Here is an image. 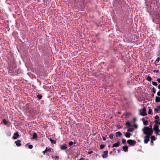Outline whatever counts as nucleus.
<instances>
[{
    "label": "nucleus",
    "instance_id": "obj_47",
    "mask_svg": "<svg viewBox=\"0 0 160 160\" xmlns=\"http://www.w3.org/2000/svg\"><path fill=\"white\" fill-rule=\"evenodd\" d=\"M151 142L152 143V142H152V141H151Z\"/></svg>",
    "mask_w": 160,
    "mask_h": 160
},
{
    "label": "nucleus",
    "instance_id": "obj_7",
    "mask_svg": "<svg viewBox=\"0 0 160 160\" xmlns=\"http://www.w3.org/2000/svg\"><path fill=\"white\" fill-rule=\"evenodd\" d=\"M19 136V134L18 133H15L14 134L13 136V138L14 139H16L18 138Z\"/></svg>",
    "mask_w": 160,
    "mask_h": 160
},
{
    "label": "nucleus",
    "instance_id": "obj_8",
    "mask_svg": "<svg viewBox=\"0 0 160 160\" xmlns=\"http://www.w3.org/2000/svg\"><path fill=\"white\" fill-rule=\"evenodd\" d=\"M124 134L125 137L127 138H129L130 137V133L128 132H127L125 133L124 132Z\"/></svg>",
    "mask_w": 160,
    "mask_h": 160
},
{
    "label": "nucleus",
    "instance_id": "obj_15",
    "mask_svg": "<svg viewBox=\"0 0 160 160\" xmlns=\"http://www.w3.org/2000/svg\"><path fill=\"white\" fill-rule=\"evenodd\" d=\"M155 101L157 102H160V98L158 97H156Z\"/></svg>",
    "mask_w": 160,
    "mask_h": 160
},
{
    "label": "nucleus",
    "instance_id": "obj_17",
    "mask_svg": "<svg viewBox=\"0 0 160 160\" xmlns=\"http://www.w3.org/2000/svg\"><path fill=\"white\" fill-rule=\"evenodd\" d=\"M126 125L128 126V127H126V128H128L129 127H131V125L129 122H127L126 123Z\"/></svg>",
    "mask_w": 160,
    "mask_h": 160
},
{
    "label": "nucleus",
    "instance_id": "obj_38",
    "mask_svg": "<svg viewBox=\"0 0 160 160\" xmlns=\"http://www.w3.org/2000/svg\"><path fill=\"white\" fill-rule=\"evenodd\" d=\"M133 127H134L135 128H137V127H138V126L137 125H133Z\"/></svg>",
    "mask_w": 160,
    "mask_h": 160
},
{
    "label": "nucleus",
    "instance_id": "obj_16",
    "mask_svg": "<svg viewBox=\"0 0 160 160\" xmlns=\"http://www.w3.org/2000/svg\"><path fill=\"white\" fill-rule=\"evenodd\" d=\"M37 138V134L36 133H34L33 135V138L35 139Z\"/></svg>",
    "mask_w": 160,
    "mask_h": 160
},
{
    "label": "nucleus",
    "instance_id": "obj_43",
    "mask_svg": "<svg viewBox=\"0 0 160 160\" xmlns=\"http://www.w3.org/2000/svg\"><path fill=\"white\" fill-rule=\"evenodd\" d=\"M136 119V118H133V120L134 122L135 121Z\"/></svg>",
    "mask_w": 160,
    "mask_h": 160
},
{
    "label": "nucleus",
    "instance_id": "obj_46",
    "mask_svg": "<svg viewBox=\"0 0 160 160\" xmlns=\"http://www.w3.org/2000/svg\"><path fill=\"white\" fill-rule=\"evenodd\" d=\"M92 152L91 151V152H90V153H92Z\"/></svg>",
    "mask_w": 160,
    "mask_h": 160
},
{
    "label": "nucleus",
    "instance_id": "obj_12",
    "mask_svg": "<svg viewBox=\"0 0 160 160\" xmlns=\"http://www.w3.org/2000/svg\"><path fill=\"white\" fill-rule=\"evenodd\" d=\"M160 110V106H157L156 108L154 109V111L156 112H158V111H159Z\"/></svg>",
    "mask_w": 160,
    "mask_h": 160
},
{
    "label": "nucleus",
    "instance_id": "obj_10",
    "mask_svg": "<svg viewBox=\"0 0 160 160\" xmlns=\"http://www.w3.org/2000/svg\"><path fill=\"white\" fill-rule=\"evenodd\" d=\"M61 148L62 150H65L67 149V148L66 145H65V144H64L62 146H61Z\"/></svg>",
    "mask_w": 160,
    "mask_h": 160
},
{
    "label": "nucleus",
    "instance_id": "obj_27",
    "mask_svg": "<svg viewBox=\"0 0 160 160\" xmlns=\"http://www.w3.org/2000/svg\"><path fill=\"white\" fill-rule=\"evenodd\" d=\"M152 111V110L151 109L149 108V111H148V114H151V113Z\"/></svg>",
    "mask_w": 160,
    "mask_h": 160
},
{
    "label": "nucleus",
    "instance_id": "obj_42",
    "mask_svg": "<svg viewBox=\"0 0 160 160\" xmlns=\"http://www.w3.org/2000/svg\"><path fill=\"white\" fill-rule=\"evenodd\" d=\"M103 140H105V139H105V138H104V137H103Z\"/></svg>",
    "mask_w": 160,
    "mask_h": 160
},
{
    "label": "nucleus",
    "instance_id": "obj_32",
    "mask_svg": "<svg viewBox=\"0 0 160 160\" xmlns=\"http://www.w3.org/2000/svg\"><path fill=\"white\" fill-rule=\"evenodd\" d=\"M154 122L156 123L155 124H157L158 125V124L159 123L158 121L156 120L154 121Z\"/></svg>",
    "mask_w": 160,
    "mask_h": 160
},
{
    "label": "nucleus",
    "instance_id": "obj_33",
    "mask_svg": "<svg viewBox=\"0 0 160 160\" xmlns=\"http://www.w3.org/2000/svg\"><path fill=\"white\" fill-rule=\"evenodd\" d=\"M113 137V136L112 134H110L109 135V138L111 139H112Z\"/></svg>",
    "mask_w": 160,
    "mask_h": 160
},
{
    "label": "nucleus",
    "instance_id": "obj_3",
    "mask_svg": "<svg viewBox=\"0 0 160 160\" xmlns=\"http://www.w3.org/2000/svg\"><path fill=\"white\" fill-rule=\"evenodd\" d=\"M146 111V108H142V110H140V113L141 115L145 116L147 114L145 112Z\"/></svg>",
    "mask_w": 160,
    "mask_h": 160
},
{
    "label": "nucleus",
    "instance_id": "obj_21",
    "mask_svg": "<svg viewBox=\"0 0 160 160\" xmlns=\"http://www.w3.org/2000/svg\"><path fill=\"white\" fill-rule=\"evenodd\" d=\"M147 79L148 81H150L152 80V78L150 76H148L147 78Z\"/></svg>",
    "mask_w": 160,
    "mask_h": 160
},
{
    "label": "nucleus",
    "instance_id": "obj_20",
    "mask_svg": "<svg viewBox=\"0 0 160 160\" xmlns=\"http://www.w3.org/2000/svg\"><path fill=\"white\" fill-rule=\"evenodd\" d=\"M143 124L145 125H147L148 124V122L147 121H144L143 122Z\"/></svg>",
    "mask_w": 160,
    "mask_h": 160
},
{
    "label": "nucleus",
    "instance_id": "obj_4",
    "mask_svg": "<svg viewBox=\"0 0 160 160\" xmlns=\"http://www.w3.org/2000/svg\"><path fill=\"white\" fill-rule=\"evenodd\" d=\"M153 130L155 131L156 133L157 134H158L159 135H160V134L159 133H158L159 131L158 130V124H155L154 127L153 128Z\"/></svg>",
    "mask_w": 160,
    "mask_h": 160
},
{
    "label": "nucleus",
    "instance_id": "obj_41",
    "mask_svg": "<svg viewBox=\"0 0 160 160\" xmlns=\"http://www.w3.org/2000/svg\"><path fill=\"white\" fill-rule=\"evenodd\" d=\"M150 129H152V125H150Z\"/></svg>",
    "mask_w": 160,
    "mask_h": 160
},
{
    "label": "nucleus",
    "instance_id": "obj_1",
    "mask_svg": "<svg viewBox=\"0 0 160 160\" xmlns=\"http://www.w3.org/2000/svg\"><path fill=\"white\" fill-rule=\"evenodd\" d=\"M142 131L144 134L146 135L150 136L152 135L153 132L152 129H150L148 127H144L142 129Z\"/></svg>",
    "mask_w": 160,
    "mask_h": 160
},
{
    "label": "nucleus",
    "instance_id": "obj_14",
    "mask_svg": "<svg viewBox=\"0 0 160 160\" xmlns=\"http://www.w3.org/2000/svg\"><path fill=\"white\" fill-rule=\"evenodd\" d=\"M51 151V149L50 148L48 149L47 148H46L45 150L43 151V152L44 154L45 152H47V151L50 152Z\"/></svg>",
    "mask_w": 160,
    "mask_h": 160
},
{
    "label": "nucleus",
    "instance_id": "obj_5",
    "mask_svg": "<svg viewBox=\"0 0 160 160\" xmlns=\"http://www.w3.org/2000/svg\"><path fill=\"white\" fill-rule=\"evenodd\" d=\"M150 136L146 135L144 138V142L145 143H147L149 141V138Z\"/></svg>",
    "mask_w": 160,
    "mask_h": 160
},
{
    "label": "nucleus",
    "instance_id": "obj_9",
    "mask_svg": "<svg viewBox=\"0 0 160 160\" xmlns=\"http://www.w3.org/2000/svg\"><path fill=\"white\" fill-rule=\"evenodd\" d=\"M20 142L21 141L20 140H18L17 141H15V143L16 145L18 146H20L21 145Z\"/></svg>",
    "mask_w": 160,
    "mask_h": 160
},
{
    "label": "nucleus",
    "instance_id": "obj_37",
    "mask_svg": "<svg viewBox=\"0 0 160 160\" xmlns=\"http://www.w3.org/2000/svg\"><path fill=\"white\" fill-rule=\"evenodd\" d=\"M157 95H158L159 96H160V92H158L157 93Z\"/></svg>",
    "mask_w": 160,
    "mask_h": 160
},
{
    "label": "nucleus",
    "instance_id": "obj_44",
    "mask_svg": "<svg viewBox=\"0 0 160 160\" xmlns=\"http://www.w3.org/2000/svg\"><path fill=\"white\" fill-rule=\"evenodd\" d=\"M158 124L160 125V122H159Z\"/></svg>",
    "mask_w": 160,
    "mask_h": 160
},
{
    "label": "nucleus",
    "instance_id": "obj_26",
    "mask_svg": "<svg viewBox=\"0 0 160 160\" xmlns=\"http://www.w3.org/2000/svg\"><path fill=\"white\" fill-rule=\"evenodd\" d=\"M151 139L152 140H155V137L153 136H152L151 137Z\"/></svg>",
    "mask_w": 160,
    "mask_h": 160
},
{
    "label": "nucleus",
    "instance_id": "obj_35",
    "mask_svg": "<svg viewBox=\"0 0 160 160\" xmlns=\"http://www.w3.org/2000/svg\"><path fill=\"white\" fill-rule=\"evenodd\" d=\"M159 118V117L158 116H156L155 117V119L156 120L158 119Z\"/></svg>",
    "mask_w": 160,
    "mask_h": 160
},
{
    "label": "nucleus",
    "instance_id": "obj_29",
    "mask_svg": "<svg viewBox=\"0 0 160 160\" xmlns=\"http://www.w3.org/2000/svg\"><path fill=\"white\" fill-rule=\"evenodd\" d=\"M126 142V140L125 139H123L122 140V142L123 143H124Z\"/></svg>",
    "mask_w": 160,
    "mask_h": 160
},
{
    "label": "nucleus",
    "instance_id": "obj_6",
    "mask_svg": "<svg viewBox=\"0 0 160 160\" xmlns=\"http://www.w3.org/2000/svg\"><path fill=\"white\" fill-rule=\"evenodd\" d=\"M108 151H105L104 152L103 154L102 155V157L103 158H107L108 156Z\"/></svg>",
    "mask_w": 160,
    "mask_h": 160
},
{
    "label": "nucleus",
    "instance_id": "obj_25",
    "mask_svg": "<svg viewBox=\"0 0 160 160\" xmlns=\"http://www.w3.org/2000/svg\"><path fill=\"white\" fill-rule=\"evenodd\" d=\"M37 97L39 99H40L42 97V96L41 95L39 94L38 95Z\"/></svg>",
    "mask_w": 160,
    "mask_h": 160
},
{
    "label": "nucleus",
    "instance_id": "obj_23",
    "mask_svg": "<svg viewBox=\"0 0 160 160\" xmlns=\"http://www.w3.org/2000/svg\"><path fill=\"white\" fill-rule=\"evenodd\" d=\"M2 121H3V123L5 125H6V124H7L8 122L6 120L3 119Z\"/></svg>",
    "mask_w": 160,
    "mask_h": 160
},
{
    "label": "nucleus",
    "instance_id": "obj_11",
    "mask_svg": "<svg viewBox=\"0 0 160 160\" xmlns=\"http://www.w3.org/2000/svg\"><path fill=\"white\" fill-rule=\"evenodd\" d=\"M119 145V142H118L117 143H115L113 144L112 146L113 147H118Z\"/></svg>",
    "mask_w": 160,
    "mask_h": 160
},
{
    "label": "nucleus",
    "instance_id": "obj_28",
    "mask_svg": "<svg viewBox=\"0 0 160 160\" xmlns=\"http://www.w3.org/2000/svg\"><path fill=\"white\" fill-rule=\"evenodd\" d=\"M160 59L159 58V57H158V58H157V59L156 60V62H158L159 61Z\"/></svg>",
    "mask_w": 160,
    "mask_h": 160
},
{
    "label": "nucleus",
    "instance_id": "obj_31",
    "mask_svg": "<svg viewBox=\"0 0 160 160\" xmlns=\"http://www.w3.org/2000/svg\"><path fill=\"white\" fill-rule=\"evenodd\" d=\"M33 147L32 146V145H29L28 146V148L30 149H32Z\"/></svg>",
    "mask_w": 160,
    "mask_h": 160
},
{
    "label": "nucleus",
    "instance_id": "obj_2",
    "mask_svg": "<svg viewBox=\"0 0 160 160\" xmlns=\"http://www.w3.org/2000/svg\"><path fill=\"white\" fill-rule=\"evenodd\" d=\"M127 143L131 146H133L136 144V142L134 140L129 139L127 141Z\"/></svg>",
    "mask_w": 160,
    "mask_h": 160
},
{
    "label": "nucleus",
    "instance_id": "obj_18",
    "mask_svg": "<svg viewBox=\"0 0 160 160\" xmlns=\"http://www.w3.org/2000/svg\"><path fill=\"white\" fill-rule=\"evenodd\" d=\"M122 148L125 152H126L128 149V147L127 146H124Z\"/></svg>",
    "mask_w": 160,
    "mask_h": 160
},
{
    "label": "nucleus",
    "instance_id": "obj_39",
    "mask_svg": "<svg viewBox=\"0 0 160 160\" xmlns=\"http://www.w3.org/2000/svg\"><path fill=\"white\" fill-rule=\"evenodd\" d=\"M157 81L159 82L160 83V78H158L157 79Z\"/></svg>",
    "mask_w": 160,
    "mask_h": 160
},
{
    "label": "nucleus",
    "instance_id": "obj_45",
    "mask_svg": "<svg viewBox=\"0 0 160 160\" xmlns=\"http://www.w3.org/2000/svg\"><path fill=\"white\" fill-rule=\"evenodd\" d=\"M138 141L139 142H140V141L139 140H138Z\"/></svg>",
    "mask_w": 160,
    "mask_h": 160
},
{
    "label": "nucleus",
    "instance_id": "obj_36",
    "mask_svg": "<svg viewBox=\"0 0 160 160\" xmlns=\"http://www.w3.org/2000/svg\"><path fill=\"white\" fill-rule=\"evenodd\" d=\"M152 90H153V91H152V92L154 93H155V89H154V88H153V89H152Z\"/></svg>",
    "mask_w": 160,
    "mask_h": 160
},
{
    "label": "nucleus",
    "instance_id": "obj_34",
    "mask_svg": "<svg viewBox=\"0 0 160 160\" xmlns=\"http://www.w3.org/2000/svg\"><path fill=\"white\" fill-rule=\"evenodd\" d=\"M104 147V145H101L100 146V148L101 149L103 148Z\"/></svg>",
    "mask_w": 160,
    "mask_h": 160
},
{
    "label": "nucleus",
    "instance_id": "obj_40",
    "mask_svg": "<svg viewBox=\"0 0 160 160\" xmlns=\"http://www.w3.org/2000/svg\"><path fill=\"white\" fill-rule=\"evenodd\" d=\"M158 88L159 89H160V85H159L158 86Z\"/></svg>",
    "mask_w": 160,
    "mask_h": 160
},
{
    "label": "nucleus",
    "instance_id": "obj_30",
    "mask_svg": "<svg viewBox=\"0 0 160 160\" xmlns=\"http://www.w3.org/2000/svg\"><path fill=\"white\" fill-rule=\"evenodd\" d=\"M73 143L72 142H70L69 143V145L70 146L72 145L73 144Z\"/></svg>",
    "mask_w": 160,
    "mask_h": 160
},
{
    "label": "nucleus",
    "instance_id": "obj_22",
    "mask_svg": "<svg viewBox=\"0 0 160 160\" xmlns=\"http://www.w3.org/2000/svg\"><path fill=\"white\" fill-rule=\"evenodd\" d=\"M50 141H51V142L53 143V144H55L56 143V142L55 141L52 140L51 138H50Z\"/></svg>",
    "mask_w": 160,
    "mask_h": 160
},
{
    "label": "nucleus",
    "instance_id": "obj_13",
    "mask_svg": "<svg viewBox=\"0 0 160 160\" xmlns=\"http://www.w3.org/2000/svg\"><path fill=\"white\" fill-rule=\"evenodd\" d=\"M122 135V134L119 132H117L116 133V136L118 137L119 136H120L121 135Z\"/></svg>",
    "mask_w": 160,
    "mask_h": 160
},
{
    "label": "nucleus",
    "instance_id": "obj_19",
    "mask_svg": "<svg viewBox=\"0 0 160 160\" xmlns=\"http://www.w3.org/2000/svg\"><path fill=\"white\" fill-rule=\"evenodd\" d=\"M134 130V128H130L127 130L128 132H132Z\"/></svg>",
    "mask_w": 160,
    "mask_h": 160
},
{
    "label": "nucleus",
    "instance_id": "obj_24",
    "mask_svg": "<svg viewBox=\"0 0 160 160\" xmlns=\"http://www.w3.org/2000/svg\"><path fill=\"white\" fill-rule=\"evenodd\" d=\"M152 84L153 85L156 86H157V83L155 82H152Z\"/></svg>",
    "mask_w": 160,
    "mask_h": 160
}]
</instances>
